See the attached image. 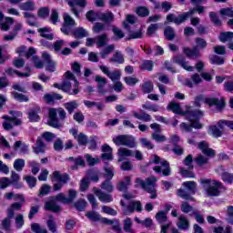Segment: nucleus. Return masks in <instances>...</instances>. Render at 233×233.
<instances>
[{
  "mask_svg": "<svg viewBox=\"0 0 233 233\" xmlns=\"http://www.w3.org/2000/svg\"><path fill=\"white\" fill-rule=\"evenodd\" d=\"M11 95L14 97V99H15V101H18V103H28L29 101L28 96H26L24 94L14 91L11 93Z\"/></svg>",
  "mask_w": 233,
  "mask_h": 233,
  "instance_id": "nucleus-34",
  "label": "nucleus"
},
{
  "mask_svg": "<svg viewBox=\"0 0 233 233\" xmlns=\"http://www.w3.org/2000/svg\"><path fill=\"white\" fill-rule=\"evenodd\" d=\"M4 119H6L9 121V123H12L15 127H20V125H23V121H21V118H18L16 116H4Z\"/></svg>",
  "mask_w": 233,
  "mask_h": 233,
  "instance_id": "nucleus-49",
  "label": "nucleus"
},
{
  "mask_svg": "<svg viewBox=\"0 0 233 233\" xmlns=\"http://www.w3.org/2000/svg\"><path fill=\"white\" fill-rule=\"evenodd\" d=\"M96 194L98 196V199L102 203H112L114 201L112 195H110L108 193H105V192H102L101 190L97 189L96 191Z\"/></svg>",
  "mask_w": 233,
  "mask_h": 233,
  "instance_id": "nucleus-20",
  "label": "nucleus"
},
{
  "mask_svg": "<svg viewBox=\"0 0 233 233\" xmlns=\"http://www.w3.org/2000/svg\"><path fill=\"white\" fill-rule=\"evenodd\" d=\"M161 166L164 167L165 168L162 170V175L164 177L170 176L172 169L170 168V163L167 160L161 161Z\"/></svg>",
  "mask_w": 233,
  "mask_h": 233,
  "instance_id": "nucleus-45",
  "label": "nucleus"
},
{
  "mask_svg": "<svg viewBox=\"0 0 233 233\" xmlns=\"http://www.w3.org/2000/svg\"><path fill=\"white\" fill-rule=\"evenodd\" d=\"M49 21L52 25H57V23H59V13L57 12V9H52Z\"/></svg>",
  "mask_w": 233,
  "mask_h": 233,
  "instance_id": "nucleus-50",
  "label": "nucleus"
},
{
  "mask_svg": "<svg viewBox=\"0 0 233 233\" xmlns=\"http://www.w3.org/2000/svg\"><path fill=\"white\" fill-rule=\"evenodd\" d=\"M76 198H77V191L73 188L68 190V198H66L65 193H58L56 196L50 197V200L45 203V210L57 214L62 210L61 206L57 205V203H62V205H72Z\"/></svg>",
  "mask_w": 233,
  "mask_h": 233,
  "instance_id": "nucleus-1",
  "label": "nucleus"
},
{
  "mask_svg": "<svg viewBox=\"0 0 233 233\" xmlns=\"http://www.w3.org/2000/svg\"><path fill=\"white\" fill-rule=\"evenodd\" d=\"M113 143L117 147L123 146L128 148H136V138L132 135H119L113 138Z\"/></svg>",
  "mask_w": 233,
  "mask_h": 233,
  "instance_id": "nucleus-9",
  "label": "nucleus"
},
{
  "mask_svg": "<svg viewBox=\"0 0 233 233\" xmlns=\"http://www.w3.org/2000/svg\"><path fill=\"white\" fill-rule=\"evenodd\" d=\"M141 187L143 190H147L148 194H151L150 199H156L157 198V191L156 188H149L147 187V181L143 180L141 177H137L135 180V188H139Z\"/></svg>",
  "mask_w": 233,
  "mask_h": 233,
  "instance_id": "nucleus-11",
  "label": "nucleus"
},
{
  "mask_svg": "<svg viewBox=\"0 0 233 233\" xmlns=\"http://www.w3.org/2000/svg\"><path fill=\"white\" fill-rule=\"evenodd\" d=\"M39 112H41V107L36 106L35 109H31L28 112V119L30 123H38L41 121V116H39Z\"/></svg>",
  "mask_w": 233,
  "mask_h": 233,
  "instance_id": "nucleus-18",
  "label": "nucleus"
},
{
  "mask_svg": "<svg viewBox=\"0 0 233 233\" xmlns=\"http://www.w3.org/2000/svg\"><path fill=\"white\" fill-rule=\"evenodd\" d=\"M76 139L79 147H86L88 145V137L84 133H79Z\"/></svg>",
  "mask_w": 233,
  "mask_h": 233,
  "instance_id": "nucleus-36",
  "label": "nucleus"
},
{
  "mask_svg": "<svg viewBox=\"0 0 233 233\" xmlns=\"http://www.w3.org/2000/svg\"><path fill=\"white\" fill-rule=\"evenodd\" d=\"M19 8L25 12H34L35 10V3L32 0H27L25 3L20 4Z\"/></svg>",
  "mask_w": 233,
  "mask_h": 233,
  "instance_id": "nucleus-25",
  "label": "nucleus"
},
{
  "mask_svg": "<svg viewBox=\"0 0 233 233\" xmlns=\"http://www.w3.org/2000/svg\"><path fill=\"white\" fill-rule=\"evenodd\" d=\"M188 227H190L188 219L185 217H180L178 218V228H180V230H188Z\"/></svg>",
  "mask_w": 233,
  "mask_h": 233,
  "instance_id": "nucleus-37",
  "label": "nucleus"
},
{
  "mask_svg": "<svg viewBox=\"0 0 233 233\" xmlns=\"http://www.w3.org/2000/svg\"><path fill=\"white\" fill-rule=\"evenodd\" d=\"M51 187L48 184H44L39 189L38 196H48L50 194Z\"/></svg>",
  "mask_w": 233,
  "mask_h": 233,
  "instance_id": "nucleus-59",
  "label": "nucleus"
},
{
  "mask_svg": "<svg viewBox=\"0 0 233 233\" xmlns=\"http://www.w3.org/2000/svg\"><path fill=\"white\" fill-rule=\"evenodd\" d=\"M140 143L141 146L144 147V148H147V150H152L154 148L152 142L146 137L140 138Z\"/></svg>",
  "mask_w": 233,
  "mask_h": 233,
  "instance_id": "nucleus-62",
  "label": "nucleus"
},
{
  "mask_svg": "<svg viewBox=\"0 0 233 233\" xmlns=\"http://www.w3.org/2000/svg\"><path fill=\"white\" fill-rule=\"evenodd\" d=\"M221 179L224 183H228V185H232L233 183V173H228L227 171L221 174Z\"/></svg>",
  "mask_w": 233,
  "mask_h": 233,
  "instance_id": "nucleus-46",
  "label": "nucleus"
},
{
  "mask_svg": "<svg viewBox=\"0 0 233 233\" xmlns=\"http://www.w3.org/2000/svg\"><path fill=\"white\" fill-rule=\"evenodd\" d=\"M220 43H232L233 41V32H221L218 35Z\"/></svg>",
  "mask_w": 233,
  "mask_h": 233,
  "instance_id": "nucleus-23",
  "label": "nucleus"
},
{
  "mask_svg": "<svg viewBox=\"0 0 233 233\" xmlns=\"http://www.w3.org/2000/svg\"><path fill=\"white\" fill-rule=\"evenodd\" d=\"M25 179L29 187V188H34L37 185V178L35 177L32 176H26L25 177Z\"/></svg>",
  "mask_w": 233,
  "mask_h": 233,
  "instance_id": "nucleus-58",
  "label": "nucleus"
},
{
  "mask_svg": "<svg viewBox=\"0 0 233 233\" xmlns=\"http://www.w3.org/2000/svg\"><path fill=\"white\" fill-rule=\"evenodd\" d=\"M130 185H132V177L130 176H126L124 177V180L118 182L116 189L118 192H128Z\"/></svg>",
  "mask_w": 233,
  "mask_h": 233,
  "instance_id": "nucleus-13",
  "label": "nucleus"
},
{
  "mask_svg": "<svg viewBox=\"0 0 233 233\" xmlns=\"http://www.w3.org/2000/svg\"><path fill=\"white\" fill-rule=\"evenodd\" d=\"M192 163H194V157L192 155H187L184 159L185 167H187L189 170H194V165Z\"/></svg>",
  "mask_w": 233,
  "mask_h": 233,
  "instance_id": "nucleus-56",
  "label": "nucleus"
},
{
  "mask_svg": "<svg viewBox=\"0 0 233 233\" xmlns=\"http://www.w3.org/2000/svg\"><path fill=\"white\" fill-rule=\"evenodd\" d=\"M136 14L138 17H148L150 15V10L147 6L140 5L137 7Z\"/></svg>",
  "mask_w": 233,
  "mask_h": 233,
  "instance_id": "nucleus-29",
  "label": "nucleus"
},
{
  "mask_svg": "<svg viewBox=\"0 0 233 233\" xmlns=\"http://www.w3.org/2000/svg\"><path fill=\"white\" fill-rule=\"evenodd\" d=\"M140 70H147V72H152L154 70V61L152 60H143L139 65Z\"/></svg>",
  "mask_w": 233,
  "mask_h": 233,
  "instance_id": "nucleus-28",
  "label": "nucleus"
},
{
  "mask_svg": "<svg viewBox=\"0 0 233 233\" xmlns=\"http://www.w3.org/2000/svg\"><path fill=\"white\" fill-rule=\"evenodd\" d=\"M183 187H185V188H187V190H188V192H187L185 189L183 188H179L177 189V196L179 198H181L182 199H186V201H194V198L192 196L196 195V187L197 184L195 181H186L183 183Z\"/></svg>",
  "mask_w": 233,
  "mask_h": 233,
  "instance_id": "nucleus-6",
  "label": "nucleus"
},
{
  "mask_svg": "<svg viewBox=\"0 0 233 233\" xmlns=\"http://www.w3.org/2000/svg\"><path fill=\"white\" fill-rule=\"evenodd\" d=\"M65 46V40L59 39L53 44V50L55 52H61V48Z\"/></svg>",
  "mask_w": 233,
  "mask_h": 233,
  "instance_id": "nucleus-61",
  "label": "nucleus"
},
{
  "mask_svg": "<svg viewBox=\"0 0 233 233\" xmlns=\"http://www.w3.org/2000/svg\"><path fill=\"white\" fill-rule=\"evenodd\" d=\"M25 159L17 158L14 162V168L17 172H21L23 170V168H25Z\"/></svg>",
  "mask_w": 233,
  "mask_h": 233,
  "instance_id": "nucleus-44",
  "label": "nucleus"
},
{
  "mask_svg": "<svg viewBox=\"0 0 233 233\" xmlns=\"http://www.w3.org/2000/svg\"><path fill=\"white\" fill-rule=\"evenodd\" d=\"M37 15L41 19H46L50 15V8L48 6L40 7L37 11Z\"/></svg>",
  "mask_w": 233,
  "mask_h": 233,
  "instance_id": "nucleus-39",
  "label": "nucleus"
},
{
  "mask_svg": "<svg viewBox=\"0 0 233 233\" xmlns=\"http://www.w3.org/2000/svg\"><path fill=\"white\" fill-rule=\"evenodd\" d=\"M214 233H232V227L226 226V228H223L221 226L215 227L213 229Z\"/></svg>",
  "mask_w": 233,
  "mask_h": 233,
  "instance_id": "nucleus-51",
  "label": "nucleus"
},
{
  "mask_svg": "<svg viewBox=\"0 0 233 233\" xmlns=\"http://www.w3.org/2000/svg\"><path fill=\"white\" fill-rule=\"evenodd\" d=\"M204 101L206 105H208V106H216L218 110H223L225 108V100L218 97H206L203 95H198L195 97L194 101V106L197 108H201V103Z\"/></svg>",
  "mask_w": 233,
  "mask_h": 233,
  "instance_id": "nucleus-4",
  "label": "nucleus"
},
{
  "mask_svg": "<svg viewBox=\"0 0 233 233\" xmlns=\"http://www.w3.org/2000/svg\"><path fill=\"white\" fill-rule=\"evenodd\" d=\"M109 63H117L118 65H123V63H125V56H123V53H121V51H116L109 59Z\"/></svg>",
  "mask_w": 233,
  "mask_h": 233,
  "instance_id": "nucleus-24",
  "label": "nucleus"
},
{
  "mask_svg": "<svg viewBox=\"0 0 233 233\" xmlns=\"http://www.w3.org/2000/svg\"><path fill=\"white\" fill-rule=\"evenodd\" d=\"M52 181H56L53 185L54 192H59L63 188V185H66L70 181V175L67 173L61 174L60 171H54Z\"/></svg>",
  "mask_w": 233,
  "mask_h": 233,
  "instance_id": "nucleus-8",
  "label": "nucleus"
},
{
  "mask_svg": "<svg viewBox=\"0 0 233 233\" xmlns=\"http://www.w3.org/2000/svg\"><path fill=\"white\" fill-rule=\"evenodd\" d=\"M101 13L99 12H96L94 10H89L86 12V18L87 19V21H89L90 23H94L95 21H97V19H99V15Z\"/></svg>",
  "mask_w": 233,
  "mask_h": 233,
  "instance_id": "nucleus-32",
  "label": "nucleus"
},
{
  "mask_svg": "<svg viewBox=\"0 0 233 233\" xmlns=\"http://www.w3.org/2000/svg\"><path fill=\"white\" fill-rule=\"evenodd\" d=\"M100 187L102 190H105L108 194H112V192H114V185H112V180L110 179L104 180Z\"/></svg>",
  "mask_w": 233,
  "mask_h": 233,
  "instance_id": "nucleus-30",
  "label": "nucleus"
},
{
  "mask_svg": "<svg viewBox=\"0 0 233 233\" xmlns=\"http://www.w3.org/2000/svg\"><path fill=\"white\" fill-rule=\"evenodd\" d=\"M64 25L68 26H74L76 25V20L70 16V15L65 13L64 14Z\"/></svg>",
  "mask_w": 233,
  "mask_h": 233,
  "instance_id": "nucleus-60",
  "label": "nucleus"
},
{
  "mask_svg": "<svg viewBox=\"0 0 233 233\" xmlns=\"http://www.w3.org/2000/svg\"><path fill=\"white\" fill-rule=\"evenodd\" d=\"M115 19L116 16L114 15V13H112V11H108L106 13H100L99 15V20L106 25H110L111 23H114Z\"/></svg>",
  "mask_w": 233,
  "mask_h": 233,
  "instance_id": "nucleus-19",
  "label": "nucleus"
},
{
  "mask_svg": "<svg viewBox=\"0 0 233 233\" xmlns=\"http://www.w3.org/2000/svg\"><path fill=\"white\" fill-rule=\"evenodd\" d=\"M57 113L59 116V118L62 121H65L66 119V111L63 107L54 108L51 107L48 110V125L49 127H52V128H59L61 127V124H59V118H57Z\"/></svg>",
  "mask_w": 233,
  "mask_h": 233,
  "instance_id": "nucleus-5",
  "label": "nucleus"
},
{
  "mask_svg": "<svg viewBox=\"0 0 233 233\" xmlns=\"http://www.w3.org/2000/svg\"><path fill=\"white\" fill-rule=\"evenodd\" d=\"M196 12V7H194L189 9L187 12L178 14L177 16L170 13L166 16V21H167V23H174L177 25V26H179V25H183V23H185V21H187L190 15H194Z\"/></svg>",
  "mask_w": 233,
  "mask_h": 233,
  "instance_id": "nucleus-7",
  "label": "nucleus"
},
{
  "mask_svg": "<svg viewBox=\"0 0 233 233\" xmlns=\"http://www.w3.org/2000/svg\"><path fill=\"white\" fill-rule=\"evenodd\" d=\"M141 212L143 210V204H141V201H131L128 206H127V210L124 212L126 216H128V214H134V212Z\"/></svg>",
  "mask_w": 233,
  "mask_h": 233,
  "instance_id": "nucleus-14",
  "label": "nucleus"
},
{
  "mask_svg": "<svg viewBox=\"0 0 233 233\" xmlns=\"http://www.w3.org/2000/svg\"><path fill=\"white\" fill-rule=\"evenodd\" d=\"M87 205L88 203L86 202V200L83 198H80L74 203V207L78 212H85V208H86Z\"/></svg>",
  "mask_w": 233,
  "mask_h": 233,
  "instance_id": "nucleus-33",
  "label": "nucleus"
},
{
  "mask_svg": "<svg viewBox=\"0 0 233 233\" xmlns=\"http://www.w3.org/2000/svg\"><path fill=\"white\" fill-rule=\"evenodd\" d=\"M167 110H168V112H173V114H177V116H185V111L181 108V105L176 101L169 102Z\"/></svg>",
  "mask_w": 233,
  "mask_h": 233,
  "instance_id": "nucleus-15",
  "label": "nucleus"
},
{
  "mask_svg": "<svg viewBox=\"0 0 233 233\" xmlns=\"http://www.w3.org/2000/svg\"><path fill=\"white\" fill-rule=\"evenodd\" d=\"M201 185L208 187L206 188V194L208 198H218L221 196L222 192L227 190V187L221 181L210 178H200Z\"/></svg>",
  "mask_w": 233,
  "mask_h": 233,
  "instance_id": "nucleus-2",
  "label": "nucleus"
},
{
  "mask_svg": "<svg viewBox=\"0 0 233 233\" xmlns=\"http://www.w3.org/2000/svg\"><path fill=\"white\" fill-rule=\"evenodd\" d=\"M109 79H111V81H119V79H121V71L119 70H115L111 73H109Z\"/></svg>",
  "mask_w": 233,
  "mask_h": 233,
  "instance_id": "nucleus-64",
  "label": "nucleus"
},
{
  "mask_svg": "<svg viewBox=\"0 0 233 233\" xmlns=\"http://www.w3.org/2000/svg\"><path fill=\"white\" fill-rule=\"evenodd\" d=\"M116 46L114 45H109L107 46H106L101 52H100V56L102 57V59L106 58V56H108L109 54H112L113 50H115Z\"/></svg>",
  "mask_w": 233,
  "mask_h": 233,
  "instance_id": "nucleus-47",
  "label": "nucleus"
},
{
  "mask_svg": "<svg viewBox=\"0 0 233 233\" xmlns=\"http://www.w3.org/2000/svg\"><path fill=\"white\" fill-rule=\"evenodd\" d=\"M141 90L143 94H151V92L154 91V84L150 81H147L141 86Z\"/></svg>",
  "mask_w": 233,
  "mask_h": 233,
  "instance_id": "nucleus-38",
  "label": "nucleus"
},
{
  "mask_svg": "<svg viewBox=\"0 0 233 233\" xmlns=\"http://www.w3.org/2000/svg\"><path fill=\"white\" fill-rule=\"evenodd\" d=\"M47 228L50 232L56 233L57 232V224L54 220V217H49V219L46 221Z\"/></svg>",
  "mask_w": 233,
  "mask_h": 233,
  "instance_id": "nucleus-41",
  "label": "nucleus"
},
{
  "mask_svg": "<svg viewBox=\"0 0 233 233\" xmlns=\"http://www.w3.org/2000/svg\"><path fill=\"white\" fill-rule=\"evenodd\" d=\"M142 115H139V113L134 111L133 116L136 117V119H139L140 121H144L145 123H148L149 121H152V116H150L147 113H145L144 111H141Z\"/></svg>",
  "mask_w": 233,
  "mask_h": 233,
  "instance_id": "nucleus-27",
  "label": "nucleus"
},
{
  "mask_svg": "<svg viewBox=\"0 0 233 233\" xmlns=\"http://www.w3.org/2000/svg\"><path fill=\"white\" fill-rule=\"evenodd\" d=\"M195 43H196V46H194L191 49L188 46H184L182 49L183 54L188 59H192V57H194L195 59L201 57V53L199 50H205V48H207L208 45L207 43V40H205L202 37L195 38Z\"/></svg>",
  "mask_w": 233,
  "mask_h": 233,
  "instance_id": "nucleus-3",
  "label": "nucleus"
},
{
  "mask_svg": "<svg viewBox=\"0 0 233 233\" xmlns=\"http://www.w3.org/2000/svg\"><path fill=\"white\" fill-rule=\"evenodd\" d=\"M167 213L164 212L163 210L158 211L156 214V219L158 221V223H167V219H168V217H167Z\"/></svg>",
  "mask_w": 233,
  "mask_h": 233,
  "instance_id": "nucleus-52",
  "label": "nucleus"
},
{
  "mask_svg": "<svg viewBox=\"0 0 233 233\" xmlns=\"http://www.w3.org/2000/svg\"><path fill=\"white\" fill-rule=\"evenodd\" d=\"M10 25H14V18L7 16L5 17V21L1 24V29L4 32H8L10 30Z\"/></svg>",
  "mask_w": 233,
  "mask_h": 233,
  "instance_id": "nucleus-43",
  "label": "nucleus"
},
{
  "mask_svg": "<svg viewBox=\"0 0 233 233\" xmlns=\"http://www.w3.org/2000/svg\"><path fill=\"white\" fill-rule=\"evenodd\" d=\"M86 217L89 221H94L95 223L97 221H100V223H103L104 225H114V220L103 218L99 213L96 211H87L86 213Z\"/></svg>",
  "mask_w": 233,
  "mask_h": 233,
  "instance_id": "nucleus-10",
  "label": "nucleus"
},
{
  "mask_svg": "<svg viewBox=\"0 0 233 233\" xmlns=\"http://www.w3.org/2000/svg\"><path fill=\"white\" fill-rule=\"evenodd\" d=\"M102 211L104 214H107L108 216H117V211L108 206H103Z\"/></svg>",
  "mask_w": 233,
  "mask_h": 233,
  "instance_id": "nucleus-63",
  "label": "nucleus"
},
{
  "mask_svg": "<svg viewBox=\"0 0 233 233\" xmlns=\"http://www.w3.org/2000/svg\"><path fill=\"white\" fill-rule=\"evenodd\" d=\"M95 81L97 83V90L100 96H105L106 90H105V86L108 83V80L101 76H96Z\"/></svg>",
  "mask_w": 233,
  "mask_h": 233,
  "instance_id": "nucleus-16",
  "label": "nucleus"
},
{
  "mask_svg": "<svg viewBox=\"0 0 233 233\" xmlns=\"http://www.w3.org/2000/svg\"><path fill=\"white\" fill-rule=\"evenodd\" d=\"M143 38V30L139 29L137 32H132L129 34V36L127 38V41L132 39H142Z\"/></svg>",
  "mask_w": 233,
  "mask_h": 233,
  "instance_id": "nucleus-55",
  "label": "nucleus"
},
{
  "mask_svg": "<svg viewBox=\"0 0 233 233\" xmlns=\"http://www.w3.org/2000/svg\"><path fill=\"white\" fill-rule=\"evenodd\" d=\"M64 108H66L68 114L72 116L76 108H79V104L76 100L69 101L64 104Z\"/></svg>",
  "mask_w": 233,
  "mask_h": 233,
  "instance_id": "nucleus-22",
  "label": "nucleus"
},
{
  "mask_svg": "<svg viewBox=\"0 0 233 233\" xmlns=\"http://www.w3.org/2000/svg\"><path fill=\"white\" fill-rule=\"evenodd\" d=\"M41 37H45L46 39H49L52 41L54 39V34H46V32H50L47 27H42L38 29Z\"/></svg>",
  "mask_w": 233,
  "mask_h": 233,
  "instance_id": "nucleus-42",
  "label": "nucleus"
},
{
  "mask_svg": "<svg viewBox=\"0 0 233 233\" xmlns=\"http://www.w3.org/2000/svg\"><path fill=\"white\" fill-rule=\"evenodd\" d=\"M86 161L88 167H95L96 165H97V163H100L101 160L99 158H94L90 154H86Z\"/></svg>",
  "mask_w": 233,
  "mask_h": 233,
  "instance_id": "nucleus-48",
  "label": "nucleus"
},
{
  "mask_svg": "<svg viewBox=\"0 0 233 233\" xmlns=\"http://www.w3.org/2000/svg\"><path fill=\"white\" fill-rule=\"evenodd\" d=\"M124 230L127 233H134V229H132V218H127L124 220Z\"/></svg>",
  "mask_w": 233,
  "mask_h": 233,
  "instance_id": "nucleus-54",
  "label": "nucleus"
},
{
  "mask_svg": "<svg viewBox=\"0 0 233 233\" xmlns=\"http://www.w3.org/2000/svg\"><path fill=\"white\" fill-rule=\"evenodd\" d=\"M209 63L211 65H217L218 66H221V65H225V58L218 55H212L209 56Z\"/></svg>",
  "mask_w": 233,
  "mask_h": 233,
  "instance_id": "nucleus-31",
  "label": "nucleus"
},
{
  "mask_svg": "<svg viewBox=\"0 0 233 233\" xmlns=\"http://www.w3.org/2000/svg\"><path fill=\"white\" fill-rule=\"evenodd\" d=\"M73 35L76 39H83V37H86L88 35V33H86V30L83 27H78L73 31Z\"/></svg>",
  "mask_w": 233,
  "mask_h": 233,
  "instance_id": "nucleus-35",
  "label": "nucleus"
},
{
  "mask_svg": "<svg viewBox=\"0 0 233 233\" xmlns=\"http://www.w3.org/2000/svg\"><path fill=\"white\" fill-rule=\"evenodd\" d=\"M184 116H187V117L188 118V121H190V119H193V120L200 119L201 117H203V116H205V114L200 109H194V110L184 111Z\"/></svg>",
  "mask_w": 233,
  "mask_h": 233,
  "instance_id": "nucleus-17",
  "label": "nucleus"
},
{
  "mask_svg": "<svg viewBox=\"0 0 233 233\" xmlns=\"http://www.w3.org/2000/svg\"><path fill=\"white\" fill-rule=\"evenodd\" d=\"M209 17L210 21H212L216 26H221V25H223L221 19H219V16H218V14H216L215 12H210Z\"/></svg>",
  "mask_w": 233,
  "mask_h": 233,
  "instance_id": "nucleus-53",
  "label": "nucleus"
},
{
  "mask_svg": "<svg viewBox=\"0 0 233 233\" xmlns=\"http://www.w3.org/2000/svg\"><path fill=\"white\" fill-rule=\"evenodd\" d=\"M189 216H194L197 223H199L200 225L205 223V217L199 214V211L198 210L193 211L192 214H189Z\"/></svg>",
  "mask_w": 233,
  "mask_h": 233,
  "instance_id": "nucleus-57",
  "label": "nucleus"
},
{
  "mask_svg": "<svg viewBox=\"0 0 233 233\" xmlns=\"http://www.w3.org/2000/svg\"><path fill=\"white\" fill-rule=\"evenodd\" d=\"M173 63L176 65H179L184 70H187V72H194V66H188V62H187V58L181 55L178 54L172 57Z\"/></svg>",
  "mask_w": 233,
  "mask_h": 233,
  "instance_id": "nucleus-12",
  "label": "nucleus"
},
{
  "mask_svg": "<svg viewBox=\"0 0 233 233\" xmlns=\"http://www.w3.org/2000/svg\"><path fill=\"white\" fill-rule=\"evenodd\" d=\"M208 136H212L218 139V137H221V136H223V131L216 125H211L208 128Z\"/></svg>",
  "mask_w": 233,
  "mask_h": 233,
  "instance_id": "nucleus-21",
  "label": "nucleus"
},
{
  "mask_svg": "<svg viewBox=\"0 0 233 233\" xmlns=\"http://www.w3.org/2000/svg\"><path fill=\"white\" fill-rule=\"evenodd\" d=\"M108 41V35L106 34L100 35L96 37V45L98 48L106 46V42Z\"/></svg>",
  "mask_w": 233,
  "mask_h": 233,
  "instance_id": "nucleus-40",
  "label": "nucleus"
},
{
  "mask_svg": "<svg viewBox=\"0 0 233 233\" xmlns=\"http://www.w3.org/2000/svg\"><path fill=\"white\" fill-rule=\"evenodd\" d=\"M164 35L167 41H174L176 39V30H174V27L167 25L164 29Z\"/></svg>",
  "mask_w": 233,
  "mask_h": 233,
  "instance_id": "nucleus-26",
  "label": "nucleus"
}]
</instances>
